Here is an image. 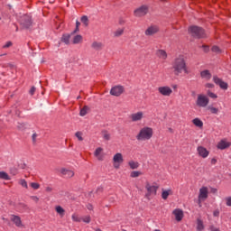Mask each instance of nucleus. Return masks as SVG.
Returning <instances> with one entry per match:
<instances>
[{"label": "nucleus", "mask_w": 231, "mask_h": 231, "mask_svg": "<svg viewBox=\"0 0 231 231\" xmlns=\"http://www.w3.org/2000/svg\"><path fill=\"white\" fill-rule=\"evenodd\" d=\"M172 69L176 76L181 75V73H189L187 70V63L185 62L183 56H180L173 60Z\"/></svg>", "instance_id": "f257e3e1"}, {"label": "nucleus", "mask_w": 231, "mask_h": 231, "mask_svg": "<svg viewBox=\"0 0 231 231\" xmlns=\"http://www.w3.org/2000/svg\"><path fill=\"white\" fill-rule=\"evenodd\" d=\"M153 133L152 128L144 126L139 131L136 135V140H138V142H147V140H151L152 138Z\"/></svg>", "instance_id": "f03ea898"}, {"label": "nucleus", "mask_w": 231, "mask_h": 231, "mask_svg": "<svg viewBox=\"0 0 231 231\" xmlns=\"http://www.w3.org/2000/svg\"><path fill=\"white\" fill-rule=\"evenodd\" d=\"M189 32L196 39H203L205 37V30L196 25L189 27Z\"/></svg>", "instance_id": "7ed1b4c3"}, {"label": "nucleus", "mask_w": 231, "mask_h": 231, "mask_svg": "<svg viewBox=\"0 0 231 231\" xmlns=\"http://www.w3.org/2000/svg\"><path fill=\"white\" fill-rule=\"evenodd\" d=\"M159 188L160 187L157 184L146 182L145 189L147 192L145 194V198H147V199H151L152 196H156Z\"/></svg>", "instance_id": "20e7f679"}, {"label": "nucleus", "mask_w": 231, "mask_h": 231, "mask_svg": "<svg viewBox=\"0 0 231 231\" xmlns=\"http://www.w3.org/2000/svg\"><path fill=\"white\" fill-rule=\"evenodd\" d=\"M210 104V99L208 96L205 94H199L197 96L196 106L197 107H207Z\"/></svg>", "instance_id": "39448f33"}, {"label": "nucleus", "mask_w": 231, "mask_h": 231, "mask_svg": "<svg viewBox=\"0 0 231 231\" xmlns=\"http://www.w3.org/2000/svg\"><path fill=\"white\" fill-rule=\"evenodd\" d=\"M124 163V155L121 152H117L113 157V165L115 169H120V165Z\"/></svg>", "instance_id": "423d86ee"}, {"label": "nucleus", "mask_w": 231, "mask_h": 231, "mask_svg": "<svg viewBox=\"0 0 231 231\" xmlns=\"http://www.w3.org/2000/svg\"><path fill=\"white\" fill-rule=\"evenodd\" d=\"M208 198V187H202L199 189V205L201 207V202L205 201Z\"/></svg>", "instance_id": "0eeeda50"}, {"label": "nucleus", "mask_w": 231, "mask_h": 231, "mask_svg": "<svg viewBox=\"0 0 231 231\" xmlns=\"http://www.w3.org/2000/svg\"><path fill=\"white\" fill-rule=\"evenodd\" d=\"M157 91L162 97H171L172 95V88L169 86H162L157 88Z\"/></svg>", "instance_id": "6e6552de"}, {"label": "nucleus", "mask_w": 231, "mask_h": 231, "mask_svg": "<svg viewBox=\"0 0 231 231\" xmlns=\"http://www.w3.org/2000/svg\"><path fill=\"white\" fill-rule=\"evenodd\" d=\"M149 12V7L147 5H142L141 7L134 10V14L135 17H143V15H147Z\"/></svg>", "instance_id": "1a4fd4ad"}, {"label": "nucleus", "mask_w": 231, "mask_h": 231, "mask_svg": "<svg viewBox=\"0 0 231 231\" xmlns=\"http://www.w3.org/2000/svg\"><path fill=\"white\" fill-rule=\"evenodd\" d=\"M144 113L142 111H138L130 115L131 122H142L144 118Z\"/></svg>", "instance_id": "9d476101"}, {"label": "nucleus", "mask_w": 231, "mask_h": 231, "mask_svg": "<svg viewBox=\"0 0 231 231\" xmlns=\"http://www.w3.org/2000/svg\"><path fill=\"white\" fill-rule=\"evenodd\" d=\"M20 24H22L23 28H30V26H32V17L24 14L20 20Z\"/></svg>", "instance_id": "9b49d317"}, {"label": "nucleus", "mask_w": 231, "mask_h": 231, "mask_svg": "<svg viewBox=\"0 0 231 231\" xmlns=\"http://www.w3.org/2000/svg\"><path fill=\"white\" fill-rule=\"evenodd\" d=\"M213 82H215L217 86H219L220 89H228V83L223 81V79H219L217 76L213 77Z\"/></svg>", "instance_id": "f8f14e48"}, {"label": "nucleus", "mask_w": 231, "mask_h": 231, "mask_svg": "<svg viewBox=\"0 0 231 231\" xmlns=\"http://www.w3.org/2000/svg\"><path fill=\"white\" fill-rule=\"evenodd\" d=\"M124 93V87L123 86H116L113 87L110 90V95L113 97H120Z\"/></svg>", "instance_id": "ddd939ff"}, {"label": "nucleus", "mask_w": 231, "mask_h": 231, "mask_svg": "<svg viewBox=\"0 0 231 231\" xmlns=\"http://www.w3.org/2000/svg\"><path fill=\"white\" fill-rule=\"evenodd\" d=\"M158 32H160V29L158 28V26L152 25L145 30L144 33L147 36H152V35H155V33H158Z\"/></svg>", "instance_id": "4468645a"}, {"label": "nucleus", "mask_w": 231, "mask_h": 231, "mask_svg": "<svg viewBox=\"0 0 231 231\" xmlns=\"http://www.w3.org/2000/svg\"><path fill=\"white\" fill-rule=\"evenodd\" d=\"M197 152H198L199 156H200L201 158H208V154H210L208 150H207V148H205L203 146H199L197 148Z\"/></svg>", "instance_id": "2eb2a0df"}, {"label": "nucleus", "mask_w": 231, "mask_h": 231, "mask_svg": "<svg viewBox=\"0 0 231 231\" xmlns=\"http://www.w3.org/2000/svg\"><path fill=\"white\" fill-rule=\"evenodd\" d=\"M60 174L65 178H73L75 176V172L71 170H68L66 168H61L60 170Z\"/></svg>", "instance_id": "dca6fc26"}, {"label": "nucleus", "mask_w": 231, "mask_h": 231, "mask_svg": "<svg viewBox=\"0 0 231 231\" xmlns=\"http://www.w3.org/2000/svg\"><path fill=\"white\" fill-rule=\"evenodd\" d=\"M230 145V142H227L226 139H223L217 143V149H220V151H225V149H228Z\"/></svg>", "instance_id": "f3484780"}, {"label": "nucleus", "mask_w": 231, "mask_h": 231, "mask_svg": "<svg viewBox=\"0 0 231 231\" xmlns=\"http://www.w3.org/2000/svg\"><path fill=\"white\" fill-rule=\"evenodd\" d=\"M172 216H174L175 219L180 222L183 219V210L180 208H176L172 211Z\"/></svg>", "instance_id": "a211bd4d"}, {"label": "nucleus", "mask_w": 231, "mask_h": 231, "mask_svg": "<svg viewBox=\"0 0 231 231\" xmlns=\"http://www.w3.org/2000/svg\"><path fill=\"white\" fill-rule=\"evenodd\" d=\"M91 48H92V50H95L96 51H100V50H103L104 44L102 43V42L94 41L91 43Z\"/></svg>", "instance_id": "6ab92c4d"}, {"label": "nucleus", "mask_w": 231, "mask_h": 231, "mask_svg": "<svg viewBox=\"0 0 231 231\" xmlns=\"http://www.w3.org/2000/svg\"><path fill=\"white\" fill-rule=\"evenodd\" d=\"M11 221L14 223L15 226H23V222L21 221V217L11 215Z\"/></svg>", "instance_id": "aec40b11"}, {"label": "nucleus", "mask_w": 231, "mask_h": 231, "mask_svg": "<svg viewBox=\"0 0 231 231\" xmlns=\"http://www.w3.org/2000/svg\"><path fill=\"white\" fill-rule=\"evenodd\" d=\"M200 77L205 80H210V79H212V74L210 73V70L206 69L200 72Z\"/></svg>", "instance_id": "412c9836"}, {"label": "nucleus", "mask_w": 231, "mask_h": 231, "mask_svg": "<svg viewBox=\"0 0 231 231\" xmlns=\"http://www.w3.org/2000/svg\"><path fill=\"white\" fill-rule=\"evenodd\" d=\"M172 194H174V192L171 189H162V199H167L169 198V196H172Z\"/></svg>", "instance_id": "4be33fe9"}, {"label": "nucleus", "mask_w": 231, "mask_h": 231, "mask_svg": "<svg viewBox=\"0 0 231 231\" xmlns=\"http://www.w3.org/2000/svg\"><path fill=\"white\" fill-rule=\"evenodd\" d=\"M157 57H159V59H162V60H167V51H165L163 50H158Z\"/></svg>", "instance_id": "5701e85b"}, {"label": "nucleus", "mask_w": 231, "mask_h": 231, "mask_svg": "<svg viewBox=\"0 0 231 231\" xmlns=\"http://www.w3.org/2000/svg\"><path fill=\"white\" fill-rule=\"evenodd\" d=\"M75 32H71L70 34H63L61 37V42H64L65 44H69V39H71V35H73Z\"/></svg>", "instance_id": "b1692460"}, {"label": "nucleus", "mask_w": 231, "mask_h": 231, "mask_svg": "<svg viewBox=\"0 0 231 231\" xmlns=\"http://www.w3.org/2000/svg\"><path fill=\"white\" fill-rule=\"evenodd\" d=\"M102 151H104V149H102V147H98L96 149L94 155L96 156V158H97V160L102 161Z\"/></svg>", "instance_id": "393cba45"}, {"label": "nucleus", "mask_w": 231, "mask_h": 231, "mask_svg": "<svg viewBox=\"0 0 231 231\" xmlns=\"http://www.w3.org/2000/svg\"><path fill=\"white\" fill-rule=\"evenodd\" d=\"M128 165L130 169L134 171L135 169H138V167H140V162H134V161H129Z\"/></svg>", "instance_id": "a878e982"}, {"label": "nucleus", "mask_w": 231, "mask_h": 231, "mask_svg": "<svg viewBox=\"0 0 231 231\" xmlns=\"http://www.w3.org/2000/svg\"><path fill=\"white\" fill-rule=\"evenodd\" d=\"M192 124H194L196 127H203V121L198 117L192 120Z\"/></svg>", "instance_id": "bb28decb"}, {"label": "nucleus", "mask_w": 231, "mask_h": 231, "mask_svg": "<svg viewBox=\"0 0 231 231\" xmlns=\"http://www.w3.org/2000/svg\"><path fill=\"white\" fill-rule=\"evenodd\" d=\"M72 42L73 44H80L82 42V35L78 34L74 36Z\"/></svg>", "instance_id": "cd10ccee"}, {"label": "nucleus", "mask_w": 231, "mask_h": 231, "mask_svg": "<svg viewBox=\"0 0 231 231\" xmlns=\"http://www.w3.org/2000/svg\"><path fill=\"white\" fill-rule=\"evenodd\" d=\"M88 113H89V106H85L83 108H81L79 115H80V116H86V115H88Z\"/></svg>", "instance_id": "c85d7f7f"}, {"label": "nucleus", "mask_w": 231, "mask_h": 231, "mask_svg": "<svg viewBox=\"0 0 231 231\" xmlns=\"http://www.w3.org/2000/svg\"><path fill=\"white\" fill-rule=\"evenodd\" d=\"M205 228V226H203V221L201 219L197 220V230L198 231H203Z\"/></svg>", "instance_id": "c756f323"}, {"label": "nucleus", "mask_w": 231, "mask_h": 231, "mask_svg": "<svg viewBox=\"0 0 231 231\" xmlns=\"http://www.w3.org/2000/svg\"><path fill=\"white\" fill-rule=\"evenodd\" d=\"M71 219H72V221H74L75 223H80V221H82V217H79V214H77V213L72 214Z\"/></svg>", "instance_id": "7c9ffc66"}, {"label": "nucleus", "mask_w": 231, "mask_h": 231, "mask_svg": "<svg viewBox=\"0 0 231 231\" xmlns=\"http://www.w3.org/2000/svg\"><path fill=\"white\" fill-rule=\"evenodd\" d=\"M102 136H103L104 140H106V142H109V140H111V134H109V132H107V131H103Z\"/></svg>", "instance_id": "2f4dec72"}, {"label": "nucleus", "mask_w": 231, "mask_h": 231, "mask_svg": "<svg viewBox=\"0 0 231 231\" xmlns=\"http://www.w3.org/2000/svg\"><path fill=\"white\" fill-rule=\"evenodd\" d=\"M0 180H10V175H8V173H6L5 171H0Z\"/></svg>", "instance_id": "473e14b6"}, {"label": "nucleus", "mask_w": 231, "mask_h": 231, "mask_svg": "<svg viewBox=\"0 0 231 231\" xmlns=\"http://www.w3.org/2000/svg\"><path fill=\"white\" fill-rule=\"evenodd\" d=\"M55 209H56L57 214H60V216H61V217L64 216V214L66 212V210H64L63 208L60 206H57Z\"/></svg>", "instance_id": "72a5a7b5"}, {"label": "nucleus", "mask_w": 231, "mask_h": 231, "mask_svg": "<svg viewBox=\"0 0 231 231\" xmlns=\"http://www.w3.org/2000/svg\"><path fill=\"white\" fill-rule=\"evenodd\" d=\"M208 109L212 115H217L219 113V109L214 106H208Z\"/></svg>", "instance_id": "f704fd0d"}, {"label": "nucleus", "mask_w": 231, "mask_h": 231, "mask_svg": "<svg viewBox=\"0 0 231 231\" xmlns=\"http://www.w3.org/2000/svg\"><path fill=\"white\" fill-rule=\"evenodd\" d=\"M81 23L84 24V26H88L89 25V19L88 16H82L81 17Z\"/></svg>", "instance_id": "c9c22d12"}, {"label": "nucleus", "mask_w": 231, "mask_h": 231, "mask_svg": "<svg viewBox=\"0 0 231 231\" xmlns=\"http://www.w3.org/2000/svg\"><path fill=\"white\" fill-rule=\"evenodd\" d=\"M121 35H124V29H117L114 32V37H121Z\"/></svg>", "instance_id": "e433bc0d"}, {"label": "nucleus", "mask_w": 231, "mask_h": 231, "mask_svg": "<svg viewBox=\"0 0 231 231\" xmlns=\"http://www.w3.org/2000/svg\"><path fill=\"white\" fill-rule=\"evenodd\" d=\"M142 171H132L130 173L131 178H138L139 176H142Z\"/></svg>", "instance_id": "4c0bfd02"}, {"label": "nucleus", "mask_w": 231, "mask_h": 231, "mask_svg": "<svg viewBox=\"0 0 231 231\" xmlns=\"http://www.w3.org/2000/svg\"><path fill=\"white\" fill-rule=\"evenodd\" d=\"M30 186L32 187V189H33L34 190H38V189H41V185L37 182H31Z\"/></svg>", "instance_id": "58836bf2"}, {"label": "nucleus", "mask_w": 231, "mask_h": 231, "mask_svg": "<svg viewBox=\"0 0 231 231\" xmlns=\"http://www.w3.org/2000/svg\"><path fill=\"white\" fill-rule=\"evenodd\" d=\"M81 221H83V223L89 224V223H91V217L85 216V217H81Z\"/></svg>", "instance_id": "ea45409f"}, {"label": "nucleus", "mask_w": 231, "mask_h": 231, "mask_svg": "<svg viewBox=\"0 0 231 231\" xmlns=\"http://www.w3.org/2000/svg\"><path fill=\"white\" fill-rule=\"evenodd\" d=\"M16 127L19 131H24V129H26V125L24 123H18Z\"/></svg>", "instance_id": "a19ab883"}, {"label": "nucleus", "mask_w": 231, "mask_h": 231, "mask_svg": "<svg viewBox=\"0 0 231 231\" xmlns=\"http://www.w3.org/2000/svg\"><path fill=\"white\" fill-rule=\"evenodd\" d=\"M207 95H208V97H209V98H214V99L217 98V96L216 95V93H214L210 90L207 91Z\"/></svg>", "instance_id": "79ce46f5"}, {"label": "nucleus", "mask_w": 231, "mask_h": 231, "mask_svg": "<svg viewBox=\"0 0 231 231\" xmlns=\"http://www.w3.org/2000/svg\"><path fill=\"white\" fill-rule=\"evenodd\" d=\"M20 185L22 186V187H23L24 189H28V182H26V180H23V179H22V180H20Z\"/></svg>", "instance_id": "37998d69"}, {"label": "nucleus", "mask_w": 231, "mask_h": 231, "mask_svg": "<svg viewBox=\"0 0 231 231\" xmlns=\"http://www.w3.org/2000/svg\"><path fill=\"white\" fill-rule=\"evenodd\" d=\"M211 51L214 52V53H221V49H219V47L214 45L211 49Z\"/></svg>", "instance_id": "c03bdc74"}, {"label": "nucleus", "mask_w": 231, "mask_h": 231, "mask_svg": "<svg viewBox=\"0 0 231 231\" xmlns=\"http://www.w3.org/2000/svg\"><path fill=\"white\" fill-rule=\"evenodd\" d=\"M75 136H76V138H78V140H79V142H82V140H84V138L82 137V133H80V132H77L75 134Z\"/></svg>", "instance_id": "a18cd8bd"}, {"label": "nucleus", "mask_w": 231, "mask_h": 231, "mask_svg": "<svg viewBox=\"0 0 231 231\" xmlns=\"http://www.w3.org/2000/svg\"><path fill=\"white\" fill-rule=\"evenodd\" d=\"M37 134H32V143H37Z\"/></svg>", "instance_id": "49530a36"}, {"label": "nucleus", "mask_w": 231, "mask_h": 231, "mask_svg": "<svg viewBox=\"0 0 231 231\" xmlns=\"http://www.w3.org/2000/svg\"><path fill=\"white\" fill-rule=\"evenodd\" d=\"M13 45L12 42H7L4 46V50H6V48H10Z\"/></svg>", "instance_id": "de8ad7c7"}, {"label": "nucleus", "mask_w": 231, "mask_h": 231, "mask_svg": "<svg viewBox=\"0 0 231 231\" xmlns=\"http://www.w3.org/2000/svg\"><path fill=\"white\" fill-rule=\"evenodd\" d=\"M226 205L227 207H231V197L226 199Z\"/></svg>", "instance_id": "09e8293b"}, {"label": "nucleus", "mask_w": 231, "mask_h": 231, "mask_svg": "<svg viewBox=\"0 0 231 231\" xmlns=\"http://www.w3.org/2000/svg\"><path fill=\"white\" fill-rule=\"evenodd\" d=\"M80 26V22H79V21H77L76 22V29H75V31L73 32V33H76V32H79V27Z\"/></svg>", "instance_id": "8fccbe9b"}, {"label": "nucleus", "mask_w": 231, "mask_h": 231, "mask_svg": "<svg viewBox=\"0 0 231 231\" xmlns=\"http://www.w3.org/2000/svg\"><path fill=\"white\" fill-rule=\"evenodd\" d=\"M205 88H208V89H212V88H214V84H212V83H207V84L205 85Z\"/></svg>", "instance_id": "3c124183"}, {"label": "nucleus", "mask_w": 231, "mask_h": 231, "mask_svg": "<svg viewBox=\"0 0 231 231\" xmlns=\"http://www.w3.org/2000/svg\"><path fill=\"white\" fill-rule=\"evenodd\" d=\"M31 199H32V201H34L35 203H38V202H39V197H37V196H32V197H31Z\"/></svg>", "instance_id": "603ef678"}, {"label": "nucleus", "mask_w": 231, "mask_h": 231, "mask_svg": "<svg viewBox=\"0 0 231 231\" xmlns=\"http://www.w3.org/2000/svg\"><path fill=\"white\" fill-rule=\"evenodd\" d=\"M35 91H36L35 87H32V88H31L29 93H30V95H35Z\"/></svg>", "instance_id": "864d4df0"}, {"label": "nucleus", "mask_w": 231, "mask_h": 231, "mask_svg": "<svg viewBox=\"0 0 231 231\" xmlns=\"http://www.w3.org/2000/svg\"><path fill=\"white\" fill-rule=\"evenodd\" d=\"M213 216L215 217H219V210H215L214 212H213Z\"/></svg>", "instance_id": "5fc2aeb1"}, {"label": "nucleus", "mask_w": 231, "mask_h": 231, "mask_svg": "<svg viewBox=\"0 0 231 231\" xmlns=\"http://www.w3.org/2000/svg\"><path fill=\"white\" fill-rule=\"evenodd\" d=\"M46 192H51L53 190V188L51 187H46L45 188Z\"/></svg>", "instance_id": "6e6d98bb"}, {"label": "nucleus", "mask_w": 231, "mask_h": 231, "mask_svg": "<svg viewBox=\"0 0 231 231\" xmlns=\"http://www.w3.org/2000/svg\"><path fill=\"white\" fill-rule=\"evenodd\" d=\"M210 230H211V231H220L219 228H217V227H216V226H212L210 227Z\"/></svg>", "instance_id": "4d7b16f0"}, {"label": "nucleus", "mask_w": 231, "mask_h": 231, "mask_svg": "<svg viewBox=\"0 0 231 231\" xmlns=\"http://www.w3.org/2000/svg\"><path fill=\"white\" fill-rule=\"evenodd\" d=\"M211 163H212L213 165H216V163H217V160L212 159V160H211Z\"/></svg>", "instance_id": "13d9d810"}, {"label": "nucleus", "mask_w": 231, "mask_h": 231, "mask_svg": "<svg viewBox=\"0 0 231 231\" xmlns=\"http://www.w3.org/2000/svg\"><path fill=\"white\" fill-rule=\"evenodd\" d=\"M87 208H88V210H93V206L90 205V204H88V205L87 206Z\"/></svg>", "instance_id": "bf43d9fd"}, {"label": "nucleus", "mask_w": 231, "mask_h": 231, "mask_svg": "<svg viewBox=\"0 0 231 231\" xmlns=\"http://www.w3.org/2000/svg\"><path fill=\"white\" fill-rule=\"evenodd\" d=\"M202 48L204 49V51L206 52L208 51V46L203 45Z\"/></svg>", "instance_id": "052dcab7"}, {"label": "nucleus", "mask_w": 231, "mask_h": 231, "mask_svg": "<svg viewBox=\"0 0 231 231\" xmlns=\"http://www.w3.org/2000/svg\"><path fill=\"white\" fill-rule=\"evenodd\" d=\"M170 133H174V130L172 128H169Z\"/></svg>", "instance_id": "680f3d73"}, {"label": "nucleus", "mask_w": 231, "mask_h": 231, "mask_svg": "<svg viewBox=\"0 0 231 231\" xmlns=\"http://www.w3.org/2000/svg\"><path fill=\"white\" fill-rule=\"evenodd\" d=\"M2 219H3L4 221H8V219H6V218H5V217H3Z\"/></svg>", "instance_id": "e2e57ef3"}, {"label": "nucleus", "mask_w": 231, "mask_h": 231, "mask_svg": "<svg viewBox=\"0 0 231 231\" xmlns=\"http://www.w3.org/2000/svg\"><path fill=\"white\" fill-rule=\"evenodd\" d=\"M5 55H6V53H5V54H1V55H0V57H3V56H5Z\"/></svg>", "instance_id": "0e129e2a"}, {"label": "nucleus", "mask_w": 231, "mask_h": 231, "mask_svg": "<svg viewBox=\"0 0 231 231\" xmlns=\"http://www.w3.org/2000/svg\"><path fill=\"white\" fill-rule=\"evenodd\" d=\"M97 190H100V191H102V188H98V189H97Z\"/></svg>", "instance_id": "69168bd1"}, {"label": "nucleus", "mask_w": 231, "mask_h": 231, "mask_svg": "<svg viewBox=\"0 0 231 231\" xmlns=\"http://www.w3.org/2000/svg\"><path fill=\"white\" fill-rule=\"evenodd\" d=\"M173 88H174V89H176L177 86H176V85H174V86H173Z\"/></svg>", "instance_id": "338daca9"}, {"label": "nucleus", "mask_w": 231, "mask_h": 231, "mask_svg": "<svg viewBox=\"0 0 231 231\" xmlns=\"http://www.w3.org/2000/svg\"><path fill=\"white\" fill-rule=\"evenodd\" d=\"M78 98H80V97H78Z\"/></svg>", "instance_id": "774afa93"}]
</instances>
